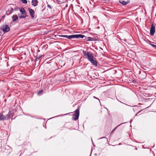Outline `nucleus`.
<instances>
[{
  "label": "nucleus",
  "mask_w": 156,
  "mask_h": 156,
  "mask_svg": "<svg viewBox=\"0 0 156 156\" xmlns=\"http://www.w3.org/2000/svg\"><path fill=\"white\" fill-rule=\"evenodd\" d=\"M13 11V9L12 7H11L10 9H9L8 10V12L10 13H12Z\"/></svg>",
  "instance_id": "nucleus-16"
},
{
  "label": "nucleus",
  "mask_w": 156,
  "mask_h": 156,
  "mask_svg": "<svg viewBox=\"0 0 156 156\" xmlns=\"http://www.w3.org/2000/svg\"><path fill=\"white\" fill-rule=\"evenodd\" d=\"M11 111H9L8 114L6 115H3L2 113H0V121L7 120L10 119V116L12 115Z\"/></svg>",
  "instance_id": "nucleus-1"
},
{
  "label": "nucleus",
  "mask_w": 156,
  "mask_h": 156,
  "mask_svg": "<svg viewBox=\"0 0 156 156\" xmlns=\"http://www.w3.org/2000/svg\"><path fill=\"white\" fill-rule=\"evenodd\" d=\"M125 122H124L123 123H121V124H120V125H118L111 132V133H112L113 131L117 127V126H119L120 125H121V124H123V123H125Z\"/></svg>",
  "instance_id": "nucleus-21"
},
{
  "label": "nucleus",
  "mask_w": 156,
  "mask_h": 156,
  "mask_svg": "<svg viewBox=\"0 0 156 156\" xmlns=\"http://www.w3.org/2000/svg\"><path fill=\"white\" fill-rule=\"evenodd\" d=\"M84 39L85 40H86L87 41H95V39L94 38L91 37H86Z\"/></svg>",
  "instance_id": "nucleus-11"
},
{
  "label": "nucleus",
  "mask_w": 156,
  "mask_h": 156,
  "mask_svg": "<svg viewBox=\"0 0 156 156\" xmlns=\"http://www.w3.org/2000/svg\"><path fill=\"white\" fill-rule=\"evenodd\" d=\"M92 140V143H93V140Z\"/></svg>",
  "instance_id": "nucleus-31"
},
{
  "label": "nucleus",
  "mask_w": 156,
  "mask_h": 156,
  "mask_svg": "<svg viewBox=\"0 0 156 156\" xmlns=\"http://www.w3.org/2000/svg\"><path fill=\"white\" fill-rule=\"evenodd\" d=\"M140 112V111H139V112H138L136 114V116H137V115L138 114V113L139 112Z\"/></svg>",
  "instance_id": "nucleus-27"
},
{
  "label": "nucleus",
  "mask_w": 156,
  "mask_h": 156,
  "mask_svg": "<svg viewBox=\"0 0 156 156\" xmlns=\"http://www.w3.org/2000/svg\"><path fill=\"white\" fill-rule=\"evenodd\" d=\"M155 32V26L153 24H152L150 30V34L151 35L153 36L154 35Z\"/></svg>",
  "instance_id": "nucleus-5"
},
{
  "label": "nucleus",
  "mask_w": 156,
  "mask_h": 156,
  "mask_svg": "<svg viewBox=\"0 0 156 156\" xmlns=\"http://www.w3.org/2000/svg\"><path fill=\"white\" fill-rule=\"evenodd\" d=\"M65 35H59V36L60 37H65Z\"/></svg>",
  "instance_id": "nucleus-25"
},
{
  "label": "nucleus",
  "mask_w": 156,
  "mask_h": 156,
  "mask_svg": "<svg viewBox=\"0 0 156 156\" xmlns=\"http://www.w3.org/2000/svg\"><path fill=\"white\" fill-rule=\"evenodd\" d=\"M60 116V115H59V116H55V117H54H54H58V116ZM53 118V117H52V118H51H51Z\"/></svg>",
  "instance_id": "nucleus-30"
},
{
  "label": "nucleus",
  "mask_w": 156,
  "mask_h": 156,
  "mask_svg": "<svg viewBox=\"0 0 156 156\" xmlns=\"http://www.w3.org/2000/svg\"><path fill=\"white\" fill-rule=\"evenodd\" d=\"M18 19V17L16 15H13L12 17V19L13 21L14 22Z\"/></svg>",
  "instance_id": "nucleus-12"
},
{
  "label": "nucleus",
  "mask_w": 156,
  "mask_h": 156,
  "mask_svg": "<svg viewBox=\"0 0 156 156\" xmlns=\"http://www.w3.org/2000/svg\"><path fill=\"white\" fill-rule=\"evenodd\" d=\"M65 37L66 38L68 39H71L75 38L74 34L71 35H65Z\"/></svg>",
  "instance_id": "nucleus-13"
},
{
  "label": "nucleus",
  "mask_w": 156,
  "mask_h": 156,
  "mask_svg": "<svg viewBox=\"0 0 156 156\" xmlns=\"http://www.w3.org/2000/svg\"><path fill=\"white\" fill-rule=\"evenodd\" d=\"M19 10L22 15L24 16H27L25 10L23 8H21L20 9H19Z\"/></svg>",
  "instance_id": "nucleus-8"
},
{
  "label": "nucleus",
  "mask_w": 156,
  "mask_h": 156,
  "mask_svg": "<svg viewBox=\"0 0 156 156\" xmlns=\"http://www.w3.org/2000/svg\"><path fill=\"white\" fill-rule=\"evenodd\" d=\"M1 29L4 33H6L8 32L10 30V28L8 25H3L2 28Z\"/></svg>",
  "instance_id": "nucleus-4"
},
{
  "label": "nucleus",
  "mask_w": 156,
  "mask_h": 156,
  "mask_svg": "<svg viewBox=\"0 0 156 156\" xmlns=\"http://www.w3.org/2000/svg\"><path fill=\"white\" fill-rule=\"evenodd\" d=\"M43 90H39L38 93L37 94L38 95H40V94L43 92Z\"/></svg>",
  "instance_id": "nucleus-20"
},
{
  "label": "nucleus",
  "mask_w": 156,
  "mask_h": 156,
  "mask_svg": "<svg viewBox=\"0 0 156 156\" xmlns=\"http://www.w3.org/2000/svg\"><path fill=\"white\" fill-rule=\"evenodd\" d=\"M56 1L59 4H61L62 3V2H61L60 0H56Z\"/></svg>",
  "instance_id": "nucleus-22"
},
{
  "label": "nucleus",
  "mask_w": 156,
  "mask_h": 156,
  "mask_svg": "<svg viewBox=\"0 0 156 156\" xmlns=\"http://www.w3.org/2000/svg\"><path fill=\"white\" fill-rule=\"evenodd\" d=\"M41 56L37 57L36 59H35V61H38L39 60H40V58H41Z\"/></svg>",
  "instance_id": "nucleus-19"
},
{
  "label": "nucleus",
  "mask_w": 156,
  "mask_h": 156,
  "mask_svg": "<svg viewBox=\"0 0 156 156\" xmlns=\"http://www.w3.org/2000/svg\"><path fill=\"white\" fill-rule=\"evenodd\" d=\"M38 2L37 0H32L31 4L34 6H36L37 5Z\"/></svg>",
  "instance_id": "nucleus-10"
},
{
  "label": "nucleus",
  "mask_w": 156,
  "mask_h": 156,
  "mask_svg": "<svg viewBox=\"0 0 156 156\" xmlns=\"http://www.w3.org/2000/svg\"><path fill=\"white\" fill-rule=\"evenodd\" d=\"M132 120H130V122H131Z\"/></svg>",
  "instance_id": "nucleus-33"
},
{
  "label": "nucleus",
  "mask_w": 156,
  "mask_h": 156,
  "mask_svg": "<svg viewBox=\"0 0 156 156\" xmlns=\"http://www.w3.org/2000/svg\"><path fill=\"white\" fill-rule=\"evenodd\" d=\"M67 114H65L64 115H67Z\"/></svg>",
  "instance_id": "nucleus-32"
},
{
  "label": "nucleus",
  "mask_w": 156,
  "mask_h": 156,
  "mask_svg": "<svg viewBox=\"0 0 156 156\" xmlns=\"http://www.w3.org/2000/svg\"><path fill=\"white\" fill-rule=\"evenodd\" d=\"M20 8H18V7H16L14 9V10L16 11L17 10H19Z\"/></svg>",
  "instance_id": "nucleus-24"
},
{
  "label": "nucleus",
  "mask_w": 156,
  "mask_h": 156,
  "mask_svg": "<svg viewBox=\"0 0 156 156\" xmlns=\"http://www.w3.org/2000/svg\"><path fill=\"white\" fill-rule=\"evenodd\" d=\"M28 9L29 10L30 15L31 17H32V18L34 17L35 12L34 10L30 8H28Z\"/></svg>",
  "instance_id": "nucleus-6"
},
{
  "label": "nucleus",
  "mask_w": 156,
  "mask_h": 156,
  "mask_svg": "<svg viewBox=\"0 0 156 156\" xmlns=\"http://www.w3.org/2000/svg\"><path fill=\"white\" fill-rule=\"evenodd\" d=\"M47 7L50 8V9H52V7L49 4H48L47 5Z\"/></svg>",
  "instance_id": "nucleus-23"
},
{
  "label": "nucleus",
  "mask_w": 156,
  "mask_h": 156,
  "mask_svg": "<svg viewBox=\"0 0 156 156\" xmlns=\"http://www.w3.org/2000/svg\"><path fill=\"white\" fill-rule=\"evenodd\" d=\"M75 38H83L84 37H85L84 35H82L81 34H74Z\"/></svg>",
  "instance_id": "nucleus-9"
},
{
  "label": "nucleus",
  "mask_w": 156,
  "mask_h": 156,
  "mask_svg": "<svg viewBox=\"0 0 156 156\" xmlns=\"http://www.w3.org/2000/svg\"><path fill=\"white\" fill-rule=\"evenodd\" d=\"M149 44L154 49H156V45H155V44H150V43Z\"/></svg>",
  "instance_id": "nucleus-17"
},
{
  "label": "nucleus",
  "mask_w": 156,
  "mask_h": 156,
  "mask_svg": "<svg viewBox=\"0 0 156 156\" xmlns=\"http://www.w3.org/2000/svg\"><path fill=\"white\" fill-rule=\"evenodd\" d=\"M106 138V137H102L101 138H100L99 139H103V138Z\"/></svg>",
  "instance_id": "nucleus-28"
},
{
  "label": "nucleus",
  "mask_w": 156,
  "mask_h": 156,
  "mask_svg": "<svg viewBox=\"0 0 156 156\" xmlns=\"http://www.w3.org/2000/svg\"><path fill=\"white\" fill-rule=\"evenodd\" d=\"M79 113V109H76L74 112L73 114V116L74 117L73 118V120L76 121L78 119Z\"/></svg>",
  "instance_id": "nucleus-3"
},
{
  "label": "nucleus",
  "mask_w": 156,
  "mask_h": 156,
  "mask_svg": "<svg viewBox=\"0 0 156 156\" xmlns=\"http://www.w3.org/2000/svg\"><path fill=\"white\" fill-rule=\"evenodd\" d=\"M18 15L19 18L20 19H25L27 16H24V15H22L20 13Z\"/></svg>",
  "instance_id": "nucleus-15"
},
{
  "label": "nucleus",
  "mask_w": 156,
  "mask_h": 156,
  "mask_svg": "<svg viewBox=\"0 0 156 156\" xmlns=\"http://www.w3.org/2000/svg\"><path fill=\"white\" fill-rule=\"evenodd\" d=\"M116 99H117V100L118 101H119V102H121V103H122V102L121 101H120L119 100H118V99H117V98H116Z\"/></svg>",
  "instance_id": "nucleus-29"
},
{
  "label": "nucleus",
  "mask_w": 156,
  "mask_h": 156,
  "mask_svg": "<svg viewBox=\"0 0 156 156\" xmlns=\"http://www.w3.org/2000/svg\"><path fill=\"white\" fill-rule=\"evenodd\" d=\"M83 54L84 56H85L87 59L89 61L90 60V59L92 58H94L93 54L90 53L88 51H85L83 50Z\"/></svg>",
  "instance_id": "nucleus-2"
},
{
  "label": "nucleus",
  "mask_w": 156,
  "mask_h": 156,
  "mask_svg": "<svg viewBox=\"0 0 156 156\" xmlns=\"http://www.w3.org/2000/svg\"><path fill=\"white\" fill-rule=\"evenodd\" d=\"M94 98H95V99H97L98 100V101L100 102V100H99V99H98V98H97L95 96H94L93 97Z\"/></svg>",
  "instance_id": "nucleus-26"
},
{
  "label": "nucleus",
  "mask_w": 156,
  "mask_h": 156,
  "mask_svg": "<svg viewBox=\"0 0 156 156\" xmlns=\"http://www.w3.org/2000/svg\"><path fill=\"white\" fill-rule=\"evenodd\" d=\"M20 1L24 4H27V0H20Z\"/></svg>",
  "instance_id": "nucleus-18"
},
{
  "label": "nucleus",
  "mask_w": 156,
  "mask_h": 156,
  "mask_svg": "<svg viewBox=\"0 0 156 156\" xmlns=\"http://www.w3.org/2000/svg\"><path fill=\"white\" fill-rule=\"evenodd\" d=\"M119 2L120 3L122 4L123 5H126L129 2V1H127L126 2L122 0H120Z\"/></svg>",
  "instance_id": "nucleus-14"
},
{
  "label": "nucleus",
  "mask_w": 156,
  "mask_h": 156,
  "mask_svg": "<svg viewBox=\"0 0 156 156\" xmlns=\"http://www.w3.org/2000/svg\"><path fill=\"white\" fill-rule=\"evenodd\" d=\"M89 61L92 63V64L95 66H97V62L95 60V58L94 57V58H92L90 59V60Z\"/></svg>",
  "instance_id": "nucleus-7"
}]
</instances>
